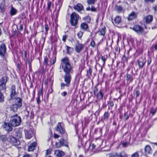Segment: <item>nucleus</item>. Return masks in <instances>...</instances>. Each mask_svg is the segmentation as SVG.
<instances>
[{
    "label": "nucleus",
    "mask_w": 157,
    "mask_h": 157,
    "mask_svg": "<svg viewBox=\"0 0 157 157\" xmlns=\"http://www.w3.org/2000/svg\"><path fill=\"white\" fill-rule=\"evenodd\" d=\"M15 136L18 139L20 138L22 136V131L21 129H17L15 130Z\"/></svg>",
    "instance_id": "17"
},
{
    "label": "nucleus",
    "mask_w": 157,
    "mask_h": 157,
    "mask_svg": "<svg viewBox=\"0 0 157 157\" xmlns=\"http://www.w3.org/2000/svg\"><path fill=\"white\" fill-rule=\"evenodd\" d=\"M55 154L57 157H61L64 154V152L62 151L56 150L55 152Z\"/></svg>",
    "instance_id": "21"
},
{
    "label": "nucleus",
    "mask_w": 157,
    "mask_h": 157,
    "mask_svg": "<svg viewBox=\"0 0 157 157\" xmlns=\"http://www.w3.org/2000/svg\"><path fill=\"white\" fill-rule=\"evenodd\" d=\"M55 62L56 60L54 59H53L52 60V63H51V61H50L49 63V65H51L52 64H53L55 63Z\"/></svg>",
    "instance_id": "57"
},
{
    "label": "nucleus",
    "mask_w": 157,
    "mask_h": 157,
    "mask_svg": "<svg viewBox=\"0 0 157 157\" xmlns=\"http://www.w3.org/2000/svg\"><path fill=\"white\" fill-rule=\"evenodd\" d=\"M36 143L35 142H34L31 144L30 145L33 146L32 147H33L35 148L36 145Z\"/></svg>",
    "instance_id": "53"
},
{
    "label": "nucleus",
    "mask_w": 157,
    "mask_h": 157,
    "mask_svg": "<svg viewBox=\"0 0 157 157\" xmlns=\"http://www.w3.org/2000/svg\"><path fill=\"white\" fill-rule=\"evenodd\" d=\"M74 8L78 11H80L82 10L83 6L81 4L78 3L74 6Z\"/></svg>",
    "instance_id": "20"
},
{
    "label": "nucleus",
    "mask_w": 157,
    "mask_h": 157,
    "mask_svg": "<svg viewBox=\"0 0 157 157\" xmlns=\"http://www.w3.org/2000/svg\"><path fill=\"white\" fill-rule=\"evenodd\" d=\"M151 58L150 57H149L148 58V60H147V63L148 65H149L151 63Z\"/></svg>",
    "instance_id": "50"
},
{
    "label": "nucleus",
    "mask_w": 157,
    "mask_h": 157,
    "mask_svg": "<svg viewBox=\"0 0 157 157\" xmlns=\"http://www.w3.org/2000/svg\"><path fill=\"white\" fill-rule=\"evenodd\" d=\"M32 147L33 146H32L31 145L29 146L28 148L29 151H33L35 149V148Z\"/></svg>",
    "instance_id": "42"
},
{
    "label": "nucleus",
    "mask_w": 157,
    "mask_h": 157,
    "mask_svg": "<svg viewBox=\"0 0 157 157\" xmlns=\"http://www.w3.org/2000/svg\"><path fill=\"white\" fill-rule=\"evenodd\" d=\"M4 97L3 94L0 91V102L4 101Z\"/></svg>",
    "instance_id": "32"
},
{
    "label": "nucleus",
    "mask_w": 157,
    "mask_h": 157,
    "mask_svg": "<svg viewBox=\"0 0 157 157\" xmlns=\"http://www.w3.org/2000/svg\"><path fill=\"white\" fill-rule=\"evenodd\" d=\"M126 78L128 81H132L133 79L131 75L128 74L127 75Z\"/></svg>",
    "instance_id": "35"
},
{
    "label": "nucleus",
    "mask_w": 157,
    "mask_h": 157,
    "mask_svg": "<svg viewBox=\"0 0 157 157\" xmlns=\"http://www.w3.org/2000/svg\"><path fill=\"white\" fill-rule=\"evenodd\" d=\"M16 87L14 85H12L11 87L10 98H12L16 94Z\"/></svg>",
    "instance_id": "13"
},
{
    "label": "nucleus",
    "mask_w": 157,
    "mask_h": 157,
    "mask_svg": "<svg viewBox=\"0 0 157 157\" xmlns=\"http://www.w3.org/2000/svg\"><path fill=\"white\" fill-rule=\"evenodd\" d=\"M67 94V93L66 92H64L62 93V95L63 96H65Z\"/></svg>",
    "instance_id": "64"
},
{
    "label": "nucleus",
    "mask_w": 157,
    "mask_h": 157,
    "mask_svg": "<svg viewBox=\"0 0 157 157\" xmlns=\"http://www.w3.org/2000/svg\"><path fill=\"white\" fill-rule=\"evenodd\" d=\"M25 137L26 139H29L33 135V132L32 130L29 129L25 130Z\"/></svg>",
    "instance_id": "10"
},
{
    "label": "nucleus",
    "mask_w": 157,
    "mask_h": 157,
    "mask_svg": "<svg viewBox=\"0 0 157 157\" xmlns=\"http://www.w3.org/2000/svg\"><path fill=\"white\" fill-rule=\"evenodd\" d=\"M97 96L99 98H101L103 97V94L101 91H100L97 94Z\"/></svg>",
    "instance_id": "37"
},
{
    "label": "nucleus",
    "mask_w": 157,
    "mask_h": 157,
    "mask_svg": "<svg viewBox=\"0 0 157 157\" xmlns=\"http://www.w3.org/2000/svg\"><path fill=\"white\" fill-rule=\"evenodd\" d=\"M22 99L19 98H17L15 101V104L17 105V106L20 108L22 104Z\"/></svg>",
    "instance_id": "19"
},
{
    "label": "nucleus",
    "mask_w": 157,
    "mask_h": 157,
    "mask_svg": "<svg viewBox=\"0 0 157 157\" xmlns=\"http://www.w3.org/2000/svg\"><path fill=\"white\" fill-rule=\"evenodd\" d=\"M49 59V58L47 56L45 57L44 60V64L45 65H49V64H48V61Z\"/></svg>",
    "instance_id": "34"
},
{
    "label": "nucleus",
    "mask_w": 157,
    "mask_h": 157,
    "mask_svg": "<svg viewBox=\"0 0 157 157\" xmlns=\"http://www.w3.org/2000/svg\"><path fill=\"white\" fill-rule=\"evenodd\" d=\"M2 126L5 130L8 132H10L12 130V125L10 124V121L6 123L4 122L3 123Z\"/></svg>",
    "instance_id": "8"
},
{
    "label": "nucleus",
    "mask_w": 157,
    "mask_h": 157,
    "mask_svg": "<svg viewBox=\"0 0 157 157\" xmlns=\"http://www.w3.org/2000/svg\"><path fill=\"white\" fill-rule=\"evenodd\" d=\"M56 146L57 148H59L62 146H67V141L63 138H61L59 140V143H56Z\"/></svg>",
    "instance_id": "7"
},
{
    "label": "nucleus",
    "mask_w": 157,
    "mask_h": 157,
    "mask_svg": "<svg viewBox=\"0 0 157 157\" xmlns=\"http://www.w3.org/2000/svg\"><path fill=\"white\" fill-rule=\"evenodd\" d=\"M80 29L85 31H89V28L87 24L83 22L81 24L80 26Z\"/></svg>",
    "instance_id": "14"
},
{
    "label": "nucleus",
    "mask_w": 157,
    "mask_h": 157,
    "mask_svg": "<svg viewBox=\"0 0 157 157\" xmlns=\"http://www.w3.org/2000/svg\"><path fill=\"white\" fill-rule=\"evenodd\" d=\"M115 9L118 13H121L123 11V7L121 6L116 5L115 7Z\"/></svg>",
    "instance_id": "24"
},
{
    "label": "nucleus",
    "mask_w": 157,
    "mask_h": 157,
    "mask_svg": "<svg viewBox=\"0 0 157 157\" xmlns=\"http://www.w3.org/2000/svg\"><path fill=\"white\" fill-rule=\"evenodd\" d=\"M17 13V10L13 7H11L10 10V13L11 15H13L16 14Z\"/></svg>",
    "instance_id": "28"
},
{
    "label": "nucleus",
    "mask_w": 157,
    "mask_h": 157,
    "mask_svg": "<svg viewBox=\"0 0 157 157\" xmlns=\"http://www.w3.org/2000/svg\"><path fill=\"white\" fill-rule=\"evenodd\" d=\"M131 157H139L138 152L136 151L133 153L131 155Z\"/></svg>",
    "instance_id": "36"
},
{
    "label": "nucleus",
    "mask_w": 157,
    "mask_h": 157,
    "mask_svg": "<svg viewBox=\"0 0 157 157\" xmlns=\"http://www.w3.org/2000/svg\"><path fill=\"white\" fill-rule=\"evenodd\" d=\"M114 21L116 24H119L121 21V18L120 17L117 16L115 18Z\"/></svg>",
    "instance_id": "26"
},
{
    "label": "nucleus",
    "mask_w": 157,
    "mask_h": 157,
    "mask_svg": "<svg viewBox=\"0 0 157 157\" xmlns=\"http://www.w3.org/2000/svg\"><path fill=\"white\" fill-rule=\"evenodd\" d=\"M129 143L128 142H122V146L124 147H126L129 144Z\"/></svg>",
    "instance_id": "38"
},
{
    "label": "nucleus",
    "mask_w": 157,
    "mask_h": 157,
    "mask_svg": "<svg viewBox=\"0 0 157 157\" xmlns=\"http://www.w3.org/2000/svg\"><path fill=\"white\" fill-rule=\"evenodd\" d=\"M133 29L137 33L139 34H142L144 32L143 28L139 25H135Z\"/></svg>",
    "instance_id": "9"
},
{
    "label": "nucleus",
    "mask_w": 157,
    "mask_h": 157,
    "mask_svg": "<svg viewBox=\"0 0 157 157\" xmlns=\"http://www.w3.org/2000/svg\"><path fill=\"white\" fill-rule=\"evenodd\" d=\"M83 47V44L78 43L77 44L75 47V50L77 52L79 53L82 50Z\"/></svg>",
    "instance_id": "16"
},
{
    "label": "nucleus",
    "mask_w": 157,
    "mask_h": 157,
    "mask_svg": "<svg viewBox=\"0 0 157 157\" xmlns=\"http://www.w3.org/2000/svg\"><path fill=\"white\" fill-rule=\"evenodd\" d=\"M140 92L139 90H137L136 91L135 94L136 95V97H138L140 95Z\"/></svg>",
    "instance_id": "52"
},
{
    "label": "nucleus",
    "mask_w": 157,
    "mask_h": 157,
    "mask_svg": "<svg viewBox=\"0 0 157 157\" xmlns=\"http://www.w3.org/2000/svg\"><path fill=\"white\" fill-rule=\"evenodd\" d=\"M43 88H42L41 89L40 91L38 92V95H39L40 94L42 95V93L43 92Z\"/></svg>",
    "instance_id": "59"
},
{
    "label": "nucleus",
    "mask_w": 157,
    "mask_h": 157,
    "mask_svg": "<svg viewBox=\"0 0 157 157\" xmlns=\"http://www.w3.org/2000/svg\"><path fill=\"white\" fill-rule=\"evenodd\" d=\"M59 137V136L57 134L54 133V138H57Z\"/></svg>",
    "instance_id": "61"
},
{
    "label": "nucleus",
    "mask_w": 157,
    "mask_h": 157,
    "mask_svg": "<svg viewBox=\"0 0 157 157\" xmlns=\"http://www.w3.org/2000/svg\"><path fill=\"white\" fill-rule=\"evenodd\" d=\"M2 2L0 4V9L2 11L4 10L5 6V0H1Z\"/></svg>",
    "instance_id": "22"
},
{
    "label": "nucleus",
    "mask_w": 157,
    "mask_h": 157,
    "mask_svg": "<svg viewBox=\"0 0 157 157\" xmlns=\"http://www.w3.org/2000/svg\"><path fill=\"white\" fill-rule=\"evenodd\" d=\"M108 104L109 106L111 107H112L114 105L113 102L110 101L108 102Z\"/></svg>",
    "instance_id": "44"
},
{
    "label": "nucleus",
    "mask_w": 157,
    "mask_h": 157,
    "mask_svg": "<svg viewBox=\"0 0 157 157\" xmlns=\"http://www.w3.org/2000/svg\"><path fill=\"white\" fill-rule=\"evenodd\" d=\"M144 1L145 2H150L151 3H153L155 2V0H144Z\"/></svg>",
    "instance_id": "51"
},
{
    "label": "nucleus",
    "mask_w": 157,
    "mask_h": 157,
    "mask_svg": "<svg viewBox=\"0 0 157 157\" xmlns=\"http://www.w3.org/2000/svg\"><path fill=\"white\" fill-rule=\"evenodd\" d=\"M137 16V14L134 11L131 12L128 15L127 18L129 21H131L135 19Z\"/></svg>",
    "instance_id": "15"
},
{
    "label": "nucleus",
    "mask_w": 157,
    "mask_h": 157,
    "mask_svg": "<svg viewBox=\"0 0 157 157\" xmlns=\"http://www.w3.org/2000/svg\"><path fill=\"white\" fill-rule=\"evenodd\" d=\"M7 140L13 145L18 146L20 144L19 140H17L15 137L11 135L9 136Z\"/></svg>",
    "instance_id": "5"
},
{
    "label": "nucleus",
    "mask_w": 157,
    "mask_h": 157,
    "mask_svg": "<svg viewBox=\"0 0 157 157\" xmlns=\"http://www.w3.org/2000/svg\"><path fill=\"white\" fill-rule=\"evenodd\" d=\"M66 47L67 48V53L69 54H71L74 50L73 48L68 46H66Z\"/></svg>",
    "instance_id": "27"
},
{
    "label": "nucleus",
    "mask_w": 157,
    "mask_h": 157,
    "mask_svg": "<svg viewBox=\"0 0 157 157\" xmlns=\"http://www.w3.org/2000/svg\"><path fill=\"white\" fill-rule=\"evenodd\" d=\"M45 29L46 30V33H47V32L48 30L49 27L48 24H45Z\"/></svg>",
    "instance_id": "43"
},
{
    "label": "nucleus",
    "mask_w": 157,
    "mask_h": 157,
    "mask_svg": "<svg viewBox=\"0 0 157 157\" xmlns=\"http://www.w3.org/2000/svg\"><path fill=\"white\" fill-rule=\"evenodd\" d=\"M153 19V16L151 15H149L145 17L144 20L146 24H149L152 21Z\"/></svg>",
    "instance_id": "11"
},
{
    "label": "nucleus",
    "mask_w": 157,
    "mask_h": 157,
    "mask_svg": "<svg viewBox=\"0 0 157 157\" xmlns=\"http://www.w3.org/2000/svg\"><path fill=\"white\" fill-rule=\"evenodd\" d=\"M156 112V109H151V113L153 114H154Z\"/></svg>",
    "instance_id": "48"
},
{
    "label": "nucleus",
    "mask_w": 157,
    "mask_h": 157,
    "mask_svg": "<svg viewBox=\"0 0 157 157\" xmlns=\"http://www.w3.org/2000/svg\"><path fill=\"white\" fill-rule=\"evenodd\" d=\"M11 124L13 127H16L20 124L21 122V118L17 114L11 117L10 120Z\"/></svg>",
    "instance_id": "2"
},
{
    "label": "nucleus",
    "mask_w": 157,
    "mask_h": 157,
    "mask_svg": "<svg viewBox=\"0 0 157 157\" xmlns=\"http://www.w3.org/2000/svg\"><path fill=\"white\" fill-rule=\"evenodd\" d=\"M109 116V114L108 112H105L103 115V120L105 121H107Z\"/></svg>",
    "instance_id": "30"
},
{
    "label": "nucleus",
    "mask_w": 157,
    "mask_h": 157,
    "mask_svg": "<svg viewBox=\"0 0 157 157\" xmlns=\"http://www.w3.org/2000/svg\"><path fill=\"white\" fill-rule=\"evenodd\" d=\"M137 61L139 67L142 68L144 66L145 63H144L143 61L140 60V59L138 60Z\"/></svg>",
    "instance_id": "29"
},
{
    "label": "nucleus",
    "mask_w": 157,
    "mask_h": 157,
    "mask_svg": "<svg viewBox=\"0 0 157 157\" xmlns=\"http://www.w3.org/2000/svg\"><path fill=\"white\" fill-rule=\"evenodd\" d=\"M67 38V36L66 35H64L63 36V40L64 41H65L66 40Z\"/></svg>",
    "instance_id": "60"
},
{
    "label": "nucleus",
    "mask_w": 157,
    "mask_h": 157,
    "mask_svg": "<svg viewBox=\"0 0 157 157\" xmlns=\"http://www.w3.org/2000/svg\"><path fill=\"white\" fill-rule=\"evenodd\" d=\"M23 157H32V156L31 155L27 154L25 155Z\"/></svg>",
    "instance_id": "62"
},
{
    "label": "nucleus",
    "mask_w": 157,
    "mask_h": 157,
    "mask_svg": "<svg viewBox=\"0 0 157 157\" xmlns=\"http://www.w3.org/2000/svg\"><path fill=\"white\" fill-rule=\"evenodd\" d=\"M52 5V2L51 1H49L48 2V6L47 7V9L48 10H49Z\"/></svg>",
    "instance_id": "41"
},
{
    "label": "nucleus",
    "mask_w": 157,
    "mask_h": 157,
    "mask_svg": "<svg viewBox=\"0 0 157 157\" xmlns=\"http://www.w3.org/2000/svg\"><path fill=\"white\" fill-rule=\"evenodd\" d=\"M96 1V0H87V3L88 5L94 4Z\"/></svg>",
    "instance_id": "31"
},
{
    "label": "nucleus",
    "mask_w": 157,
    "mask_h": 157,
    "mask_svg": "<svg viewBox=\"0 0 157 157\" xmlns=\"http://www.w3.org/2000/svg\"><path fill=\"white\" fill-rule=\"evenodd\" d=\"M84 20L86 21L88 23H90V18L89 16H86L84 17Z\"/></svg>",
    "instance_id": "40"
},
{
    "label": "nucleus",
    "mask_w": 157,
    "mask_h": 157,
    "mask_svg": "<svg viewBox=\"0 0 157 157\" xmlns=\"http://www.w3.org/2000/svg\"><path fill=\"white\" fill-rule=\"evenodd\" d=\"M90 45L93 47H94L95 46V43L94 41L93 40H92L90 42Z\"/></svg>",
    "instance_id": "45"
},
{
    "label": "nucleus",
    "mask_w": 157,
    "mask_h": 157,
    "mask_svg": "<svg viewBox=\"0 0 157 157\" xmlns=\"http://www.w3.org/2000/svg\"><path fill=\"white\" fill-rule=\"evenodd\" d=\"M56 131L59 132L60 133L63 134L65 133V130L62 127L60 123H58L56 128Z\"/></svg>",
    "instance_id": "12"
},
{
    "label": "nucleus",
    "mask_w": 157,
    "mask_h": 157,
    "mask_svg": "<svg viewBox=\"0 0 157 157\" xmlns=\"http://www.w3.org/2000/svg\"><path fill=\"white\" fill-rule=\"evenodd\" d=\"M95 147V145L94 144H92L90 146V147L93 150L94 149Z\"/></svg>",
    "instance_id": "55"
},
{
    "label": "nucleus",
    "mask_w": 157,
    "mask_h": 157,
    "mask_svg": "<svg viewBox=\"0 0 157 157\" xmlns=\"http://www.w3.org/2000/svg\"><path fill=\"white\" fill-rule=\"evenodd\" d=\"M7 80V77L5 76L2 77L0 81V91L4 90H5L6 87V83Z\"/></svg>",
    "instance_id": "6"
},
{
    "label": "nucleus",
    "mask_w": 157,
    "mask_h": 157,
    "mask_svg": "<svg viewBox=\"0 0 157 157\" xmlns=\"http://www.w3.org/2000/svg\"><path fill=\"white\" fill-rule=\"evenodd\" d=\"M129 117V115L126 113L125 112L124 113V117L126 120H127L128 118Z\"/></svg>",
    "instance_id": "46"
},
{
    "label": "nucleus",
    "mask_w": 157,
    "mask_h": 157,
    "mask_svg": "<svg viewBox=\"0 0 157 157\" xmlns=\"http://www.w3.org/2000/svg\"><path fill=\"white\" fill-rule=\"evenodd\" d=\"M60 68H62L65 73L63 78L65 84L62 82L60 84L61 89H63L65 86L69 87L70 85L71 79V74L73 73V68L70 63L69 59L65 57L62 59L60 66Z\"/></svg>",
    "instance_id": "1"
},
{
    "label": "nucleus",
    "mask_w": 157,
    "mask_h": 157,
    "mask_svg": "<svg viewBox=\"0 0 157 157\" xmlns=\"http://www.w3.org/2000/svg\"><path fill=\"white\" fill-rule=\"evenodd\" d=\"M83 33L82 32V31H80L77 34V36L78 37V38L79 39H81L83 34Z\"/></svg>",
    "instance_id": "33"
},
{
    "label": "nucleus",
    "mask_w": 157,
    "mask_h": 157,
    "mask_svg": "<svg viewBox=\"0 0 157 157\" xmlns=\"http://www.w3.org/2000/svg\"><path fill=\"white\" fill-rule=\"evenodd\" d=\"M62 1L63 0H59V1L58 5H59V9L61 6Z\"/></svg>",
    "instance_id": "49"
},
{
    "label": "nucleus",
    "mask_w": 157,
    "mask_h": 157,
    "mask_svg": "<svg viewBox=\"0 0 157 157\" xmlns=\"http://www.w3.org/2000/svg\"><path fill=\"white\" fill-rule=\"evenodd\" d=\"M106 58L104 56H102L101 59L103 61L102 65L104 66L105 63V61L106 59Z\"/></svg>",
    "instance_id": "39"
},
{
    "label": "nucleus",
    "mask_w": 157,
    "mask_h": 157,
    "mask_svg": "<svg viewBox=\"0 0 157 157\" xmlns=\"http://www.w3.org/2000/svg\"><path fill=\"white\" fill-rule=\"evenodd\" d=\"M37 103L39 104L40 102V97L39 96L37 97Z\"/></svg>",
    "instance_id": "58"
},
{
    "label": "nucleus",
    "mask_w": 157,
    "mask_h": 157,
    "mask_svg": "<svg viewBox=\"0 0 157 157\" xmlns=\"http://www.w3.org/2000/svg\"><path fill=\"white\" fill-rule=\"evenodd\" d=\"M92 69L90 68H89V69L88 71H87V73L88 74H89L90 75H91L92 72Z\"/></svg>",
    "instance_id": "47"
},
{
    "label": "nucleus",
    "mask_w": 157,
    "mask_h": 157,
    "mask_svg": "<svg viewBox=\"0 0 157 157\" xmlns=\"http://www.w3.org/2000/svg\"><path fill=\"white\" fill-rule=\"evenodd\" d=\"M144 150L146 154H149L151 153L152 150L150 147L149 145H147L146 146Z\"/></svg>",
    "instance_id": "23"
},
{
    "label": "nucleus",
    "mask_w": 157,
    "mask_h": 157,
    "mask_svg": "<svg viewBox=\"0 0 157 157\" xmlns=\"http://www.w3.org/2000/svg\"><path fill=\"white\" fill-rule=\"evenodd\" d=\"M20 108L16 104H13L10 107L11 111L12 112H16L18 109Z\"/></svg>",
    "instance_id": "18"
},
{
    "label": "nucleus",
    "mask_w": 157,
    "mask_h": 157,
    "mask_svg": "<svg viewBox=\"0 0 157 157\" xmlns=\"http://www.w3.org/2000/svg\"><path fill=\"white\" fill-rule=\"evenodd\" d=\"M98 89L97 88H95L94 90V94H95L96 92H97Z\"/></svg>",
    "instance_id": "63"
},
{
    "label": "nucleus",
    "mask_w": 157,
    "mask_h": 157,
    "mask_svg": "<svg viewBox=\"0 0 157 157\" xmlns=\"http://www.w3.org/2000/svg\"><path fill=\"white\" fill-rule=\"evenodd\" d=\"M6 46L4 43L0 44V56L3 59H6Z\"/></svg>",
    "instance_id": "4"
},
{
    "label": "nucleus",
    "mask_w": 157,
    "mask_h": 157,
    "mask_svg": "<svg viewBox=\"0 0 157 157\" xmlns=\"http://www.w3.org/2000/svg\"><path fill=\"white\" fill-rule=\"evenodd\" d=\"M105 32V27L100 29L98 32L99 35L101 36H104Z\"/></svg>",
    "instance_id": "25"
},
{
    "label": "nucleus",
    "mask_w": 157,
    "mask_h": 157,
    "mask_svg": "<svg viewBox=\"0 0 157 157\" xmlns=\"http://www.w3.org/2000/svg\"><path fill=\"white\" fill-rule=\"evenodd\" d=\"M91 10L92 11H95L96 10V8L94 6H92Z\"/></svg>",
    "instance_id": "54"
},
{
    "label": "nucleus",
    "mask_w": 157,
    "mask_h": 157,
    "mask_svg": "<svg viewBox=\"0 0 157 157\" xmlns=\"http://www.w3.org/2000/svg\"><path fill=\"white\" fill-rule=\"evenodd\" d=\"M25 114L26 117H28L29 114V112L28 111L26 110L25 111Z\"/></svg>",
    "instance_id": "56"
},
{
    "label": "nucleus",
    "mask_w": 157,
    "mask_h": 157,
    "mask_svg": "<svg viewBox=\"0 0 157 157\" xmlns=\"http://www.w3.org/2000/svg\"><path fill=\"white\" fill-rule=\"evenodd\" d=\"M80 18L78 15L74 12L71 15V23L72 25L76 26L77 24L78 21Z\"/></svg>",
    "instance_id": "3"
}]
</instances>
